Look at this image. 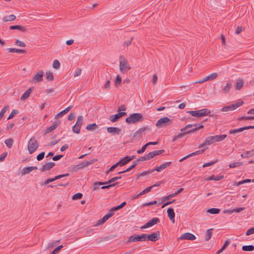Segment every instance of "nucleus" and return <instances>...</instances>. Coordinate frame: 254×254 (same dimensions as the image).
Listing matches in <instances>:
<instances>
[{"label": "nucleus", "mask_w": 254, "mask_h": 254, "mask_svg": "<svg viewBox=\"0 0 254 254\" xmlns=\"http://www.w3.org/2000/svg\"><path fill=\"white\" fill-rule=\"evenodd\" d=\"M143 120V116L141 113H133L126 119V122L128 124H135Z\"/></svg>", "instance_id": "obj_1"}, {"label": "nucleus", "mask_w": 254, "mask_h": 254, "mask_svg": "<svg viewBox=\"0 0 254 254\" xmlns=\"http://www.w3.org/2000/svg\"><path fill=\"white\" fill-rule=\"evenodd\" d=\"M188 113L192 116L200 117L209 115L210 113V111L208 109H202L197 111H189Z\"/></svg>", "instance_id": "obj_2"}, {"label": "nucleus", "mask_w": 254, "mask_h": 254, "mask_svg": "<svg viewBox=\"0 0 254 254\" xmlns=\"http://www.w3.org/2000/svg\"><path fill=\"white\" fill-rule=\"evenodd\" d=\"M39 144L37 142L35 137L33 136L31 138L28 142V150L30 154L34 152V151L38 148Z\"/></svg>", "instance_id": "obj_3"}, {"label": "nucleus", "mask_w": 254, "mask_h": 254, "mask_svg": "<svg viewBox=\"0 0 254 254\" xmlns=\"http://www.w3.org/2000/svg\"><path fill=\"white\" fill-rule=\"evenodd\" d=\"M120 60V69L122 72H126L130 69L128 61L124 57L121 56Z\"/></svg>", "instance_id": "obj_4"}, {"label": "nucleus", "mask_w": 254, "mask_h": 254, "mask_svg": "<svg viewBox=\"0 0 254 254\" xmlns=\"http://www.w3.org/2000/svg\"><path fill=\"white\" fill-rule=\"evenodd\" d=\"M172 122V120L168 117H163L157 121L156 126L158 128L165 127L171 125Z\"/></svg>", "instance_id": "obj_5"}, {"label": "nucleus", "mask_w": 254, "mask_h": 254, "mask_svg": "<svg viewBox=\"0 0 254 254\" xmlns=\"http://www.w3.org/2000/svg\"><path fill=\"white\" fill-rule=\"evenodd\" d=\"M244 103L243 101H239L235 103V104L230 105L228 106L223 107L221 111L222 112H227L229 111H232L236 109L237 108L240 107Z\"/></svg>", "instance_id": "obj_6"}, {"label": "nucleus", "mask_w": 254, "mask_h": 254, "mask_svg": "<svg viewBox=\"0 0 254 254\" xmlns=\"http://www.w3.org/2000/svg\"><path fill=\"white\" fill-rule=\"evenodd\" d=\"M139 241H145V234H142L141 236L133 235L129 236L127 239V242H136Z\"/></svg>", "instance_id": "obj_7"}, {"label": "nucleus", "mask_w": 254, "mask_h": 254, "mask_svg": "<svg viewBox=\"0 0 254 254\" xmlns=\"http://www.w3.org/2000/svg\"><path fill=\"white\" fill-rule=\"evenodd\" d=\"M160 237V233L159 231L156 232L151 234H145V241L149 240L152 242H156L158 240Z\"/></svg>", "instance_id": "obj_8"}, {"label": "nucleus", "mask_w": 254, "mask_h": 254, "mask_svg": "<svg viewBox=\"0 0 254 254\" xmlns=\"http://www.w3.org/2000/svg\"><path fill=\"white\" fill-rule=\"evenodd\" d=\"M150 128L148 127H143L140 128L136 131H135L133 134V139L135 140H138L141 136L142 133L144 132L146 130H149Z\"/></svg>", "instance_id": "obj_9"}, {"label": "nucleus", "mask_w": 254, "mask_h": 254, "mask_svg": "<svg viewBox=\"0 0 254 254\" xmlns=\"http://www.w3.org/2000/svg\"><path fill=\"white\" fill-rule=\"evenodd\" d=\"M217 76L218 74L217 73L214 72L203 78L202 79L195 82V83H202L207 81L212 80L217 78Z\"/></svg>", "instance_id": "obj_10"}, {"label": "nucleus", "mask_w": 254, "mask_h": 254, "mask_svg": "<svg viewBox=\"0 0 254 254\" xmlns=\"http://www.w3.org/2000/svg\"><path fill=\"white\" fill-rule=\"evenodd\" d=\"M159 221L160 220L158 218H153L149 221L147 223H146L145 225L141 226V229H145L150 227L154 225L157 224Z\"/></svg>", "instance_id": "obj_11"}, {"label": "nucleus", "mask_w": 254, "mask_h": 254, "mask_svg": "<svg viewBox=\"0 0 254 254\" xmlns=\"http://www.w3.org/2000/svg\"><path fill=\"white\" fill-rule=\"evenodd\" d=\"M44 72L42 70L38 71L32 78L31 82H39L43 80Z\"/></svg>", "instance_id": "obj_12"}, {"label": "nucleus", "mask_w": 254, "mask_h": 254, "mask_svg": "<svg viewBox=\"0 0 254 254\" xmlns=\"http://www.w3.org/2000/svg\"><path fill=\"white\" fill-rule=\"evenodd\" d=\"M127 115L126 112H119L117 114L111 115L110 117L109 120L112 122H115L122 117Z\"/></svg>", "instance_id": "obj_13"}, {"label": "nucleus", "mask_w": 254, "mask_h": 254, "mask_svg": "<svg viewBox=\"0 0 254 254\" xmlns=\"http://www.w3.org/2000/svg\"><path fill=\"white\" fill-rule=\"evenodd\" d=\"M37 169L38 168L36 166L26 167L22 169L20 172V173L21 175L29 174L32 171L37 170Z\"/></svg>", "instance_id": "obj_14"}, {"label": "nucleus", "mask_w": 254, "mask_h": 254, "mask_svg": "<svg viewBox=\"0 0 254 254\" xmlns=\"http://www.w3.org/2000/svg\"><path fill=\"white\" fill-rule=\"evenodd\" d=\"M196 239L195 236L190 233H185L182 235L179 239L181 240H193Z\"/></svg>", "instance_id": "obj_15"}, {"label": "nucleus", "mask_w": 254, "mask_h": 254, "mask_svg": "<svg viewBox=\"0 0 254 254\" xmlns=\"http://www.w3.org/2000/svg\"><path fill=\"white\" fill-rule=\"evenodd\" d=\"M55 166V163L53 162L47 163L42 166V167L40 169L41 172H45L50 170L54 166Z\"/></svg>", "instance_id": "obj_16"}, {"label": "nucleus", "mask_w": 254, "mask_h": 254, "mask_svg": "<svg viewBox=\"0 0 254 254\" xmlns=\"http://www.w3.org/2000/svg\"><path fill=\"white\" fill-rule=\"evenodd\" d=\"M207 149V147L206 148H204L203 149H202V150H198L194 152H192L189 155H188L187 156H186L185 157L182 158V159H181L180 160V162H182L184 160H185V159L189 158L190 157H191V156H194V155H198V154H201L203 152H204L206 149Z\"/></svg>", "instance_id": "obj_17"}, {"label": "nucleus", "mask_w": 254, "mask_h": 254, "mask_svg": "<svg viewBox=\"0 0 254 254\" xmlns=\"http://www.w3.org/2000/svg\"><path fill=\"white\" fill-rule=\"evenodd\" d=\"M184 190L183 188H180L178 189L175 192L170 194L168 195L164 196L163 197V201H165L166 200H170L171 198L176 196L178 195L180 192H181Z\"/></svg>", "instance_id": "obj_18"}, {"label": "nucleus", "mask_w": 254, "mask_h": 254, "mask_svg": "<svg viewBox=\"0 0 254 254\" xmlns=\"http://www.w3.org/2000/svg\"><path fill=\"white\" fill-rule=\"evenodd\" d=\"M168 216L172 222L173 223L175 222V214L174 209L172 208H169L167 209Z\"/></svg>", "instance_id": "obj_19"}, {"label": "nucleus", "mask_w": 254, "mask_h": 254, "mask_svg": "<svg viewBox=\"0 0 254 254\" xmlns=\"http://www.w3.org/2000/svg\"><path fill=\"white\" fill-rule=\"evenodd\" d=\"M164 152V150H155L152 152H149L147 154L148 157H149V160L153 158L155 156L161 154L162 153Z\"/></svg>", "instance_id": "obj_20"}, {"label": "nucleus", "mask_w": 254, "mask_h": 254, "mask_svg": "<svg viewBox=\"0 0 254 254\" xmlns=\"http://www.w3.org/2000/svg\"><path fill=\"white\" fill-rule=\"evenodd\" d=\"M107 131L109 133L119 134L121 131V129L117 127H108L107 128Z\"/></svg>", "instance_id": "obj_21"}, {"label": "nucleus", "mask_w": 254, "mask_h": 254, "mask_svg": "<svg viewBox=\"0 0 254 254\" xmlns=\"http://www.w3.org/2000/svg\"><path fill=\"white\" fill-rule=\"evenodd\" d=\"M172 164L171 162H167L165 163H163L160 165L159 167H156L154 171H156L157 172H160L161 170L166 168L167 167H169Z\"/></svg>", "instance_id": "obj_22"}, {"label": "nucleus", "mask_w": 254, "mask_h": 254, "mask_svg": "<svg viewBox=\"0 0 254 254\" xmlns=\"http://www.w3.org/2000/svg\"><path fill=\"white\" fill-rule=\"evenodd\" d=\"M60 121L59 120H56L53 124V125L51 126H50V127H49L46 130V133H49L50 132H51L52 131L54 130V129H55L60 124Z\"/></svg>", "instance_id": "obj_23"}, {"label": "nucleus", "mask_w": 254, "mask_h": 254, "mask_svg": "<svg viewBox=\"0 0 254 254\" xmlns=\"http://www.w3.org/2000/svg\"><path fill=\"white\" fill-rule=\"evenodd\" d=\"M113 214L114 213L113 212H110V213L107 214L102 219L98 221V224H102L104 223L109 218L112 217Z\"/></svg>", "instance_id": "obj_24"}, {"label": "nucleus", "mask_w": 254, "mask_h": 254, "mask_svg": "<svg viewBox=\"0 0 254 254\" xmlns=\"http://www.w3.org/2000/svg\"><path fill=\"white\" fill-rule=\"evenodd\" d=\"M195 126H194V127L192 128V127H191V129H188V130L186 131V133H187V134H190L203 127V126L201 124H200L198 127H197L195 124Z\"/></svg>", "instance_id": "obj_25"}, {"label": "nucleus", "mask_w": 254, "mask_h": 254, "mask_svg": "<svg viewBox=\"0 0 254 254\" xmlns=\"http://www.w3.org/2000/svg\"><path fill=\"white\" fill-rule=\"evenodd\" d=\"M72 108V106H69V107L65 108L64 110L60 112L58 114H57L55 118H57L59 117H61L64 115V114H66L69 111V110Z\"/></svg>", "instance_id": "obj_26"}, {"label": "nucleus", "mask_w": 254, "mask_h": 254, "mask_svg": "<svg viewBox=\"0 0 254 254\" xmlns=\"http://www.w3.org/2000/svg\"><path fill=\"white\" fill-rule=\"evenodd\" d=\"M16 16L14 14H11L9 15H5L3 18L2 20L4 22H9L14 21L16 19Z\"/></svg>", "instance_id": "obj_27"}, {"label": "nucleus", "mask_w": 254, "mask_h": 254, "mask_svg": "<svg viewBox=\"0 0 254 254\" xmlns=\"http://www.w3.org/2000/svg\"><path fill=\"white\" fill-rule=\"evenodd\" d=\"M32 88H30L27 90H26L21 96V100H24L28 98L30 96Z\"/></svg>", "instance_id": "obj_28"}, {"label": "nucleus", "mask_w": 254, "mask_h": 254, "mask_svg": "<svg viewBox=\"0 0 254 254\" xmlns=\"http://www.w3.org/2000/svg\"><path fill=\"white\" fill-rule=\"evenodd\" d=\"M9 28L11 30H18L23 32H25L26 31V29L25 27L19 25H12L10 26Z\"/></svg>", "instance_id": "obj_29"}, {"label": "nucleus", "mask_w": 254, "mask_h": 254, "mask_svg": "<svg viewBox=\"0 0 254 254\" xmlns=\"http://www.w3.org/2000/svg\"><path fill=\"white\" fill-rule=\"evenodd\" d=\"M214 143H215V141L213 136H210L206 137L204 141V144H206L207 146L211 145Z\"/></svg>", "instance_id": "obj_30"}, {"label": "nucleus", "mask_w": 254, "mask_h": 254, "mask_svg": "<svg viewBox=\"0 0 254 254\" xmlns=\"http://www.w3.org/2000/svg\"><path fill=\"white\" fill-rule=\"evenodd\" d=\"M232 86V83L230 81H227L226 85L223 88V92L224 93H228Z\"/></svg>", "instance_id": "obj_31"}, {"label": "nucleus", "mask_w": 254, "mask_h": 254, "mask_svg": "<svg viewBox=\"0 0 254 254\" xmlns=\"http://www.w3.org/2000/svg\"><path fill=\"white\" fill-rule=\"evenodd\" d=\"M224 178L223 176H215L212 175L209 176L208 178L206 179V181H210V180H214V181H219L222 179Z\"/></svg>", "instance_id": "obj_32"}, {"label": "nucleus", "mask_w": 254, "mask_h": 254, "mask_svg": "<svg viewBox=\"0 0 254 254\" xmlns=\"http://www.w3.org/2000/svg\"><path fill=\"white\" fill-rule=\"evenodd\" d=\"M214 138L215 142H219L224 140L226 137V134H222V135H216L213 136Z\"/></svg>", "instance_id": "obj_33"}, {"label": "nucleus", "mask_w": 254, "mask_h": 254, "mask_svg": "<svg viewBox=\"0 0 254 254\" xmlns=\"http://www.w3.org/2000/svg\"><path fill=\"white\" fill-rule=\"evenodd\" d=\"M94 162V160H91L90 161H84L82 162L81 164L78 165V168H80L81 169H83L84 167H86L88 166L90 164H92Z\"/></svg>", "instance_id": "obj_34"}, {"label": "nucleus", "mask_w": 254, "mask_h": 254, "mask_svg": "<svg viewBox=\"0 0 254 254\" xmlns=\"http://www.w3.org/2000/svg\"><path fill=\"white\" fill-rule=\"evenodd\" d=\"M7 50L8 52L10 53H24L25 52V50L22 49H17L15 48H9L7 49Z\"/></svg>", "instance_id": "obj_35"}, {"label": "nucleus", "mask_w": 254, "mask_h": 254, "mask_svg": "<svg viewBox=\"0 0 254 254\" xmlns=\"http://www.w3.org/2000/svg\"><path fill=\"white\" fill-rule=\"evenodd\" d=\"M126 204H127L126 202H123L119 205L112 207L110 209V212H113V211H116L118 210H120V209H122V208H123Z\"/></svg>", "instance_id": "obj_36"}, {"label": "nucleus", "mask_w": 254, "mask_h": 254, "mask_svg": "<svg viewBox=\"0 0 254 254\" xmlns=\"http://www.w3.org/2000/svg\"><path fill=\"white\" fill-rule=\"evenodd\" d=\"M253 155H254V150L248 151L246 153L242 154L241 156L242 158H247L249 157H252Z\"/></svg>", "instance_id": "obj_37"}, {"label": "nucleus", "mask_w": 254, "mask_h": 254, "mask_svg": "<svg viewBox=\"0 0 254 254\" xmlns=\"http://www.w3.org/2000/svg\"><path fill=\"white\" fill-rule=\"evenodd\" d=\"M129 162L127 158H126V156L120 159V160L118 162V163H119V165L120 166H123L127 164Z\"/></svg>", "instance_id": "obj_38"}, {"label": "nucleus", "mask_w": 254, "mask_h": 254, "mask_svg": "<svg viewBox=\"0 0 254 254\" xmlns=\"http://www.w3.org/2000/svg\"><path fill=\"white\" fill-rule=\"evenodd\" d=\"M213 229L211 228L207 230L205 236V241H208L211 237L212 231Z\"/></svg>", "instance_id": "obj_39"}, {"label": "nucleus", "mask_w": 254, "mask_h": 254, "mask_svg": "<svg viewBox=\"0 0 254 254\" xmlns=\"http://www.w3.org/2000/svg\"><path fill=\"white\" fill-rule=\"evenodd\" d=\"M244 84V81L242 79H239L237 81V83L236 84V90H240L243 86Z\"/></svg>", "instance_id": "obj_40"}, {"label": "nucleus", "mask_w": 254, "mask_h": 254, "mask_svg": "<svg viewBox=\"0 0 254 254\" xmlns=\"http://www.w3.org/2000/svg\"><path fill=\"white\" fill-rule=\"evenodd\" d=\"M4 143L8 148H11L13 143V140L12 138H9L5 139Z\"/></svg>", "instance_id": "obj_41"}, {"label": "nucleus", "mask_w": 254, "mask_h": 254, "mask_svg": "<svg viewBox=\"0 0 254 254\" xmlns=\"http://www.w3.org/2000/svg\"><path fill=\"white\" fill-rule=\"evenodd\" d=\"M244 130V129L243 127H240L239 128L235 129H231L229 130V133L230 134H235L237 133H238L239 132H241Z\"/></svg>", "instance_id": "obj_42"}, {"label": "nucleus", "mask_w": 254, "mask_h": 254, "mask_svg": "<svg viewBox=\"0 0 254 254\" xmlns=\"http://www.w3.org/2000/svg\"><path fill=\"white\" fill-rule=\"evenodd\" d=\"M186 134H187V133H186V132H181L178 133V134L175 135L172 139V142H174L176 140L183 137L184 135Z\"/></svg>", "instance_id": "obj_43"}, {"label": "nucleus", "mask_w": 254, "mask_h": 254, "mask_svg": "<svg viewBox=\"0 0 254 254\" xmlns=\"http://www.w3.org/2000/svg\"><path fill=\"white\" fill-rule=\"evenodd\" d=\"M242 249L244 251L251 252L254 250V246L253 245L243 246Z\"/></svg>", "instance_id": "obj_44"}, {"label": "nucleus", "mask_w": 254, "mask_h": 254, "mask_svg": "<svg viewBox=\"0 0 254 254\" xmlns=\"http://www.w3.org/2000/svg\"><path fill=\"white\" fill-rule=\"evenodd\" d=\"M97 127V125L95 123L88 125L86 129L88 130L93 131L95 130Z\"/></svg>", "instance_id": "obj_45"}, {"label": "nucleus", "mask_w": 254, "mask_h": 254, "mask_svg": "<svg viewBox=\"0 0 254 254\" xmlns=\"http://www.w3.org/2000/svg\"><path fill=\"white\" fill-rule=\"evenodd\" d=\"M83 123V117L82 116H79L77 117L76 123L75 125H76V126H80L81 127L82 124Z\"/></svg>", "instance_id": "obj_46"}, {"label": "nucleus", "mask_w": 254, "mask_h": 254, "mask_svg": "<svg viewBox=\"0 0 254 254\" xmlns=\"http://www.w3.org/2000/svg\"><path fill=\"white\" fill-rule=\"evenodd\" d=\"M152 189V187H149L144 189L143 190L141 191L139 194H137V196H141V195L149 192L151 191V189Z\"/></svg>", "instance_id": "obj_47"}, {"label": "nucleus", "mask_w": 254, "mask_h": 254, "mask_svg": "<svg viewBox=\"0 0 254 254\" xmlns=\"http://www.w3.org/2000/svg\"><path fill=\"white\" fill-rule=\"evenodd\" d=\"M153 171H154V170H148L147 171H143V172H141V173H139L137 175V178H138L139 177H140L141 176H144L150 174L152 173Z\"/></svg>", "instance_id": "obj_48"}, {"label": "nucleus", "mask_w": 254, "mask_h": 254, "mask_svg": "<svg viewBox=\"0 0 254 254\" xmlns=\"http://www.w3.org/2000/svg\"><path fill=\"white\" fill-rule=\"evenodd\" d=\"M220 209L216 208H210L207 210L208 213H211L212 214H218L220 212Z\"/></svg>", "instance_id": "obj_49"}, {"label": "nucleus", "mask_w": 254, "mask_h": 254, "mask_svg": "<svg viewBox=\"0 0 254 254\" xmlns=\"http://www.w3.org/2000/svg\"><path fill=\"white\" fill-rule=\"evenodd\" d=\"M9 106H5L0 112V121L2 119L3 117L4 114L8 110Z\"/></svg>", "instance_id": "obj_50"}, {"label": "nucleus", "mask_w": 254, "mask_h": 254, "mask_svg": "<svg viewBox=\"0 0 254 254\" xmlns=\"http://www.w3.org/2000/svg\"><path fill=\"white\" fill-rule=\"evenodd\" d=\"M46 79L49 81H52L54 80V76L51 71H47L46 72Z\"/></svg>", "instance_id": "obj_51"}, {"label": "nucleus", "mask_w": 254, "mask_h": 254, "mask_svg": "<svg viewBox=\"0 0 254 254\" xmlns=\"http://www.w3.org/2000/svg\"><path fill=\"white\" fill-rule=\"evenodd\" d=\"M242 164H243V162H234V163H231L229 165V167L231 168H234L235 167H239V166H241Z\"/></svg>", "instance_id": "obj_52"}, {"label": "nucleus", "mask_w": 254, "mask_h": 254, "mask_svg": "<svg viewBox=\"0 0 254 254\" xmlns=\"http://www.w3.org/2000/svg\"><path fill=\"white\" fill-rule=\"evenodd\" d=\"M193 126H195V124H189L186 126L184 128H181L180 130L182 132H186V131L188 130L189 128L193 127Z\"/></svg>", "instance_id": "obj_53"}, {"label": "nucleus", "mask_w": 254, "mask_h": 254, "mask_svg": "<svg viewBox=\"0 0 254 254\" xmlns=\"http://www.w3.org/2000/svg\"><path fill=\"white\" fill-rule=\"evenodd\" d=\"M122 178V177L121 176H119V177H113L112 178H111L110 180H109L108 182H105V184H112L111 183L114 182L115 181L118 180H120Z\"/></svg>", "instance_id": "obj_54"}, {"label": "nucleus", "mask_w": 254, "mask_h": 254, "mask_svg": "<svg viewBox=\"0 0 254 254\" xmlns=\"http://www.w3.org/2000/svg\"><path fill=\"white\" fill-rule=\"evenodd\" d=\"M149 157H148V155H146L144 156H142L137 159L136 161L137 163H139L140 162H143L146 160H149Z\"/></svg>", "instance_id": "obj_55"}, {"label": "nucleus", "mask_w": 254, "mask_h": 254, "mask_svg": "<svg viewBox=\"0 0 254 254\" xmlns=\"http://www.w3.org/2000/svg\"><path fill=\"white\" fill-rule=\"evenodd\" d=\"M82 196H83V195L81 193L78 192V193H76L75 194H74L72 196V198L73 200L79 199L82 198Z\"/></svg>", "instance_id": "obj_56"}, {"label": "nucleus", "mask_w": 254, "mask_h": 254, "mask_svg": "<svg viewBox=\"0 0 254 254\" xmlns=\"http://www.w3.org/2000/svg\"><path fill=\"white\" fill-rule=\"evenodd\" d=\"M104 184H105V182L102 183V182H98L95 183L94 184V186L93 187V190H96L97 189H99V188L100 186L103 185Z\"/></svg>", "instance_id": "obj_57"}, {"label": "nucleus", "mask_w": 254, "mask_h": 254, "mask_svg": "<svg viewBox=\"0 0 254 254\" xmlns=\"http://www.w3.org/2000/svg\"><path fill=\"white\" fill-rule=\"evenodd\" d=\"M122 82V78L119 75H117L115 80V85L116 86H118L121 84Z\"/></svg>", "instance_id": "obj_58"}, {"label": "nucleus", "mask_w": 254, "mask_h": 254, "mask_svg": "<svg viewBox=\"0 0 254 254\" xmlns=\"http://www.w3.org/2000/svg\"><path fill=\"white\" fill-rule=\"evenodd\" d=\"M80 128L81 127L80 126H76V125L75 124L72 127V131L75 133H79L80 131Z\"/></svg>", "instance_id": "obj_59"}, {"label": "nucleus", "mask_w": 254, "mask_h": 254, "mask_svg": "<svg viewBox=\"0 0 254 254\" xmlns=\"http://www.w3.org/2000/svg\"><path fill=\"white\" fill-rule=\"evenodd\" d=\"M18 112L17 110H13L11 112V113L10 114V115H9V116L7 118V120H10V119H11L12 118H13L17 114H18Z\"/></svg>", "instance_id": "obj_60"}, {"label": "nucleus", "mask_w": 254, "mask_h": 254, "mask_svg": "<svg viewBox=\"0 0 254 254\" xmlns=\"http://www.w3.org/2000/svg\"><path fill=\"white\" fill-rule=\"evenodd\" d=\"M60 63L59 62L58 60H55L53 64V66L54 68L56 69H59L60 67Z\"/></svg>", "instance_id": "obj_61"}, {"label": "nucleus", "mask_w": 254, "mask_h": 254, "mask_svg": "<svg viewBox=\"0 0 254 254\" xmlns=\"http://www.w3.org/2000/svg\"><path fill=\"white\" fill-rule=\"evenodd\" d=\"M118 184V182H116V183L112 184H107V185L102 186L101 187V189L104 190V189H109L111 187H115V186L117 185Z\"/></svg>", "instance_id": "obj_62"}, {"label": "nucleus", "mask_w": 254, "mask_h": 254, "mask_svg": "<svg viewBox=\"0 0 254 254\" xmlns=\"http://www.w3.org/2000/svg\"><path fill=\"white\" fill-rule=\"evenodd\" d=\"M217 161H218L217 160H215L214 161H210V162L206 163H204L202 167L204 168V167H208V166H210L213 165L215 164L216 163H217Z\"/></svg>", "instance_id": "obj_63"}, {"label": "nucleus", "mask_w": 254, "mask_h": 254, "mask_svg": "<svg viewBox=\"0 0 254 254\" xmlns=\"http://www.w3.org/2000/svg\"><path fill=\"white\" fill-rule=\"evenodd\" d=\"M63 248V245H60L58 247L56 248L50 254H55L57 252H58L60 250H61Z\"/></svg>", "instance_id": "obj_64"}]
</instances>
